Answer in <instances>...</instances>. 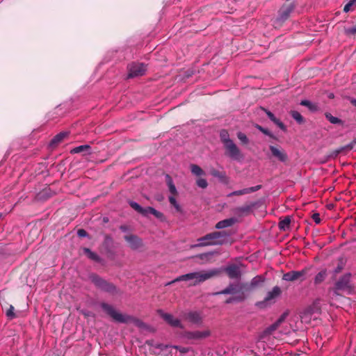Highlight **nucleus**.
<instances>
[{"mask_svg": "<svg viewBox=\"0 0 356 356\" xmlns=\"http://www.w3.org/2000/svg\"><path fill=\"white\" fill-rule=\"evenodd\" d=\"M221 272L222 269L220 268H213L208 270L190 273L177 277L172 282H168L167 285L180 281H191L190 285L195 286L213 277L218 276Z\"/></svg>", "mask_w": 356, "mask_h": 356, "instance_id": "1", "label": "nucleus"}, {"mask_svg": "<svg viewBox=\"0 0 356 356\" xmlns=\"http://www.w3.org/2000/svg\"><path fill=\"white\" fill-rule=\"evenodd\" d=\"M230 234L225 231L213 232L199 238L197 241L199 243L193 245V248L222 245L227 241Z\"/></svg>", "mask_w": 356, "mask_h": 356, "instance_id": "2", "label": "nucleus"}, {"mask_svg": "<svg viewBox=\"0 0 356 356\" xmlns=\"http://www.w3.org/2000/svg\"><path fill=\"white\" fill-rule=\"evenodd\" d=\"M101 307L115 321L120 323L134 322L136 325L138 326H140V325L142 324L141 322L139 321L138 320L134 319L132 317L129 316L124 315L121 313H119L111 305H109L106 303H102Z\"/></svg>", "mask_w": 356, "mask_h": 356, "instance_id": "3", "label": "nucleus"}, {"mask_svg": "<svg viewBox=\"0 0 356 356\" xmlns=\"http://www.w3.org/2000/svg\"><path fill=\"white\" fill-rule=\"evenodd\" d=\"M156 348L163 352V355L170 354V356H184L185 354L188 353L189 351V348L186 347L172 346L163 344H159Z\"/></svg>", "mask_w": 356, "mask_h": 356, "instance_id": "4", "label": "nucleus"}, {"mask_svg": "<svg viewBox=\"0 0 356 356\" xmlns=\"http://www.w3.org/2000/svg\"><path fill=\"white\" fill-rule=\"evenodd\" d=\"M350 275L346 274L343 276L336 284V289L342 291L349 294L352 291V284L350 283Z\"/></svg>", "mask_w": 356, "mask_h": 356, "instance_id": "5", "label": "nucleus"}, {"mask_svg": "<svg viewBox=\"0 0 356 356\" xmlns=\"http://www.w3.org/2000/svg\"><path fill=\"white\" fill-rule=\"evenodd\" d=\"M147 70L143 63H133L129 67V77H136L143 75Z\"/></svg>", "mask_w": 356, "mask_h": 356, "instance_id": "6", "label": "nucleus"}, {"mask_svg": "<svg viewBox=\"0 0 356 356\" xmlns=\"http://www.w3.org/2000/svg\"><path fill=\"white\" fill-rule=\"evenodd\" d=\"M226 149V154L234 159H239L241 157V152L234 141H228L224 145Z\"/></svg>", "mask_w": 356, "mask_h": 356, "instance_id": "7", "label": "nucleus"}, {"mask_svg": "<svg viewBox=\"0 0 356 356\" xmlns=\"http://www.w3.org/2000/svg\"><path fill=\"white\" fill-rule=\"evenodd\" d=\"M91 279L92 282L96 286H97L98 287L101 288L104 291L112 292L115 289V286L113 284L108 283L106 281L102 280L101 277L97 275H92L91 277Z\"/></svg>", "mask_w": 356, "mask_h": 356, "instance_id": "8", "label": "nucleus"}, {"mask_svg": "<svg viewBox=\"0 0 356 356\" xmlns=\"http://www.w3.org/2000/svg\"><path fill=\"white\" fill-rule=\"evenodd\" d=\"M281 293V289L278 286H275L273 289L268 291L264 298V302L259 303L260 305H264L265 306L273 303L275 298Z\"/></svg>", "mask_w": 356, "mask_h": 356, "instance_id": "9", "label": "nucleus"}, {"mask_svg": "<svg viewBox=\"0 0 356 356\" xmlns=\"http://www.w3.org/2000/svg\"><path fill=\"white\" fill-rule=\"evenodd\" d=\"M211 332L209 330H196L193 332H188L186 334V337L188 339L200 340L203 339L210 336Z\"/></svg>", "mask_w": 356, "mask_h": 356, "instance_id": "10", "label": "nucleus"}, {"mask_svg": "<svg viewBox=\"0 0 356 356\" xmlns=\"http://www.w3.org/2000/svg\"><path fill=\"white\" fill-rule=\"evenodd\" d=\"M293 9V6H292V4L291 3L289 4L284 5L280 10L279 15H278V17L276 20L279 22H283L289 17Z\"/></svg>", "mask_w": 356, "mask_h": 356, "instance_id": "11", "label": "nucleus"}, {"mask_svg": "<svg viewBox=\"0 0 356 356\" xmlns=\"http://www.w3.org/2000/svg\"><path fill=\"white\" fill-rule=\"evenodd\" d=\"M269 149L271 152L273 156L276 158L278 161L281 162H285L287 160V154L282 148L270 145L269 147Z\"/></svg>", "mask_w": 356, "mask_h": 356, "instance_id": "12", "label": "nucleus"}, {"mask_svg": "<svg viewBox=\"0 0 356 356\" xmlns=\"http://www.w3.org/2000/svg\"><path fill=\"white\" fill-rule=\"evenodd\" d=\"M242 265L232 264L224 268V270L227 273L230 278H238L241 276V271L240 267ZM222 271L223 270L222 268Z\"/></svg>", "mask_w": 356, "mask_h": 356, "instance_id": "13", "label": "nucleus"}, {"mask_svg": "<svg viewBox=\"0 0 356 356\" xmlns=\"http://www.w3.org/2000/svg\"><path fill=\"white\" fill-rule=\"evenodd\" d=\"M161 316L171 326L175 327H182L181 322L179 319L175 318L170 314L159 311Z\"/></svg>", "mask_w": 356, "mask_h": 356, "instance_id": "14", "label": "nucleus"}, {"mask_svg": "<svg viewBox=\"0 0 356 356\" xmlns=\"http://www.w3.org/2000/svg\"><path fill=\"white\" fill-rule=\"evenodd\" d=\"M306 272V270H302L300 271H290L289 273L284 274L283 280L289 282L295 281L303 277L305 275Z\"/></svg>", "mask_w": 356, "mask_h": 356, "instance_id": "15", "label": "nucleus"}, {"mask_svg": "<svg viewBox=\"0 0 356 356\" xmlns=\"http://www.w3.org/2000/svg\"><path fill=\"white\" fill-rule=\"evenodd\" d=\"M72 154L83 153V155H89L92 153L91 147L88 145H83L76 147L71 150Z\"/></svg>", "mask_w": 356, "mask_h": 356, "instance_id": "16", "label": "nucleus"}, {"mask_svg": "<svg viewBox=\"0 0 356 356\" xmlns=\"http://www.w3.org/2000/svg\"><path fill=\"white\" fill-rule=\"evenodd\" d=\"M260 188H261V186L260 185H257L256 186H252V187L244 188V189H242V190H238V191H234L233 193H230L229 195V196L243 195H245V194H248V193L255 192V191H258Z\"/></svg>", "mask_w": 356, "mask_h": 356, "instance_id": "17", "label": "nucleus"}, {"mask_svg": "<svg viewBox=\"0 0 356 356\" xmlns=\"http://www.w3.org/2000/svg\"><path fill=\"white\" fill-rule=\"evenodd\" d=\"M236 222V219L235 218H228V219H225V220H221V221H219L216 225V228L218 229H224V228H226V227H231L232 226L234 223Z\"/></svg>", "mask_w": 356, "mask_h": 356, "instance_id": "18", "label": "nucleus"}, {"mask_svg": "<svg viewBox=\"0 0 356 356\" xmlns=\"http://www.w3.org/2000/svg\"><path fill=\"white\" fill-rule=\"evenodd\" d=\"M125 240L129 243L130 247L133 249H136L141 245L140 240L133 235L131 236H126Z\"/></svg>", "mask_w": 356, "mask_h": 356, "instance_id": "19", "label": "nucleus"}, {"mask_svg": "<svg viewBox=\"0 0 356 356\" xmlns=\"http://www.w3.org/2000/svg\"><path fill=\"white\" fill-rule=\"evenodd\" d=\"M186 318L192 323L198 324L201 322L202 316L200 314L197 312H191L188 313Z\"/></svg>", "mask_w": 356, "mask_h": 356, "instance_id": "20", "label": "nucleus"}, {"mask_svg": "<svg viewBox=\"0 0 356 356\" xmlns=\"http://www.w3.org/2000/svg\"><path fill=\"white\" fill-rule=\"evenodd\" d=\"M286 315V313L283 314L275 323H273L267 329V332L270 334L273 331L277 330L279 326L284 322Z\"/></svg>", "mask_w": 356, "mask_h": 356, "instance_id": "21", "label": "nucleus"}, {"mask_svg": "<svg viewBox=\"0 0 356 356\" xmlns=\"http://www.w3.org/2000/svg\"><path fill=\"white\" fill-rule=\"evenodd\" d=\"M165 181L168 186L170 193L173 195H177V188H176V187L173 183V181L170 175H165Z\"/></svg>", "mask_w": 356, "mask_h": 356, "instance_id": "22", "label": "nucleus"}, {"mask_svg": "<svg viewBox=\"0 0 356 356\" xmlns=\"http://www.w3.org/2000/svg\"><path fill=\"white\" fill-rule=\"evenodd\" d=\"M149 214H152L157 218H161L163 217L162 213L156 211V209H154L152 207H148L144 208V211H143V215L145 216H147Z\"/></svg>", "mask_w": 356, "mask_h": 356, "instance_id": "23", "label": "nucleus"}, {"mask_svg": "<svg viewBox=\"0 0 356 356\" xmlns=\"http://www.w3.org/2000/svg\"><path fill=\"white\" fill-rule=\"evenodd\" d=\"M266 114L268 117L270 118V120L273 121L275 124H277L281 129H285L284 124L279 119L275 118L273 113H271L270 111H266Z\"/></svg>", "mask_w": 356, "mask_h": 356, "instance_id": "24", "label": "nucleus"}, {"mask_svg": "<svg viewBox=\"0 0 356 356\" xmlns=\"http://www.w3.org/2000/svg\"><path fill=\"white\" fill-rule=\"evenodd\" d=\"M238 291V286L235 284H230L228 287L225 289L218 294H234Z\"/></svg>", "mask_w": 356, "mask_h": 356, "instance_id": "25", "label": "nucleus"}, {"mask_svg": "<svg viewBox=\"0 0 356 356\" xmlns=\"http://www.w3.org/2000/svg\"><path fill=\"white\" fill-rule=\"evenodd\" d=\"M191 170L194 175L197 177L205 175L204 171L200 166L195 164L191 165Z\"/></svg>", "mask_w": 356, "mask_h": 356, "instance_id": "26", "label": "nucleus"}, {"mask_svg": "<svg viewBox=\"0 0 356 356\" xmlns=\"http://www.w3.org/2000/svg\"><path fill=\"white\" fill-rule=\"evenodd\" d=\"M67 135V133L66 132H62L58 134H57L56 136L54 137V138L51 141V145H55L60 143L66 136Z\"/></svg>", "mask_w": 356, "mask_h": 356, "instance_id": "27", "label": "nucleus"}, {"mask_svg": "<svg viewBox=\"0 0 356 356\" xmlns=\"http://www.w3.org/2000/svg\"><path fill=\"white\" fill-rule=\"evenodd\" d=\"M300 105L307 107L310 111H314L318 109L316 104H313L309 100H302Z\"/></svg>", "mask_w": 356, "mask_h": 356, "instance_id": "28", "label": "nucleus"}, {"mask_svg": "<svg viewBox=\"0 0 356 356\" xmlns=\"http://www.w3.org/2000/svg\"><path fill=\"white\" fill-rule=\"evenodd\" d=\"M327 272L325 270H321L319 272L314 278L315 284H320L322 282L325 278L326 277Z\"/></svg>", "mask_w": 356, "mask_h": 356, "instance_id": "29", "label": "nucleus"}, {"mask_svg": "<svg viewBox=\"0 0 356 356\" xmlns=\"http://www.w3.org/2000/svg\"><path fill=\"white\" fill-rule=\"evenodd\" d=\"M264 278L262 276H256L254 277L250 282V287L254 288L259 285H260L261 283L264 282Z\"/></svg>", "mask_w": 356, "mask_h": 356, "instance_id": "30", "label": "nucleus"}, {"mask_svg": "<svg viewBox=\"0 0 356 356\" xmlns=\"http://www.w3.org/2000/svg\"><path fill=\"white\" fill-rule=\"evenodd\" d=\"M356 7V0H349L348 2L344 6L343 11L348 13L353 10Z\"/></svg>", "mask_w": 356, "mask_h": 356, "instance_id": "31", "label": "nucleus"}, {"mask_svg": "<svg viewBox=\"0 0 356 356\" xmlns=\"http://www.w3.org/2000/svg\"><path fill=\"white\" fill-rule=\"evenodd\" d=\"M291 219L289 217L285 218L280 222L279 227L280 229L286 230L289 229Z\"/></svg>", "mask_w": 356, "mask_h": 356, "instance_id": "32", "label": "nucleus"}, {"mask_svg": "<svg viewBox=\"0 0 356 356\" xmlns=\"http://www.w3.org/2000/svg\"><path fill=\"white\" fill-rule=\"evenodd\" d=\"M291 115L292 116V118L299 124H301L304 122V118L301 115V114L296 111H292L291 112Z\"/></svg>", "mask_w": 356, "mask_h": 356, "instance_id": "33", "label": "nucleus"}, {"mask_svg": "<svg viewBox=\"0 0 356 356\" xmlns=\"http://www.w3.org/2000/svg\"><path fill=\"white\" fill-rule=\"evenodd\" d=\"M220 136L224 145L227 144L228 141H232V140L229 138L228 132L225 130H222L220 131Z\"/></svg>", "mask_w": 356, "mask_h": 356, "instance_id": "34", "label": "nucleus"}, {"mask_svg": "<svg viewBox=\"0 0 356 356\" xmlns=\"http://www.w3.org/2000/svg\"><path fill=\"white\" fill-rule=\"evenodd\" d=\"M83 252L90 259L94 261H97L99 259V257L95 253L92 252L90 249L84 248Z\"/></svg>", "mask_w": 356, "mask_h": 356, "instance_id": "35", "label": "nucleus"}, {"mask_svg": "<svg viewBox=\"0 0 356 356\" xmlns=\"http://www.w3.org/2000/svg\"><path fill=\"white\" fill-rule=\"evenodd\" d=\"M168 199H169L170 203L175 207L176 211L178 212H181V207L177 202L175 197L174 196H170Z\"/></svg>", "mask_w": 356, "mask_h": 356, "instance_id": "36", "label": "nucleus"}, {"mask_svg": "<svg viewBox=\"0 0 356 356\" xmlns=\"http://www.w3.org/2000/svg\"><path fill=\"white\" fill-rule=\"evenodd\" d=\"M344 32L346 35L352 36L356 35V25L351 27H345Z\"/></svg>", "mask_w": 356, "mask_h": 356, "instance_id": "37", "label": "nucleus"}, {"mask_svg": "<svg viewBox=\"0 0 356 356\" xmlns=\"http://www.w3.org/2000/svg\"><path fill=\"white\" fill-rule=\"evenodd\" d=\"M325 117L332 124H336L341 122V120L340 119H339L337 117L332 116L330 113H326Z\"/></svg>", "mask_w": 356, "mask_h": 356, "instance_id": "38", "label": "nucleus"}, {"mask_svg": "<svg viewBox=\"0 0 356 356\" xmlns=\"http://www.w3.org/2000/svg\"><path fill=\"white\" fill-rule=\"evenodd\" d=\"M129 204L137 212L141 213L142 215L143 214L144 208L140 207L138 203L131 201L129 202Z\"/></svg>", "mask_w": 356, "mask_h": 356, "instance_id": "39", "label": "nucleus"}, {"mask_svg": "<svg viewBox=\"0 0 356 356\" xmlns=\"http://www.w3.org/2000/svg\"><path fill=\"white\" fill-rule=\"evenodd\" d=\"M196 184L198 187L201 188H206L208 186L207 180L204 178H199L196 181Z\"/></svg>", "mask_w": 356, "mask_h": 356, "instance_id": "40", "label": "nucleus"}, {"mask_svg": "<svg viewBox=\"0 0 356 356\" xmlns=\"http://www.w3.org/2000/svg\"><path fill=\"white\" fill-rule=\"evenodd\" d=\"M210 174L215 177H218L219 179H223L225 175L223 172H221L216 169H211V171H210Z\"/></svg>", "mask_w": 356, "mask_h": 356, "instance_id": "41", "label": "nucleus"}, {"mask_svg": "<svg viewBox=\"0 0 356 356\" xmlns=\"http://www.w3.org/2000/svg\"><path fill=\"white\" fill-rule=\"evenodd\" d=\"M237 137L241 140V142L244 144H247L249 142V140H248V137L246 136V135L242 132H238L237 134Z\"/></svg>", "mask_w": 356, "mask_h": 356, "instance_id": "42", "label": "nucleus"}, {"mask_svg": "<svg viewBox=\"0 0 356 356\" xmlns=\"http://www.w3.org/2000/svg\"><path fill=\"white\" fill-rule=\"evenodd\" d=\"M6 316L10 319L15 317L14 307L13 305H10L9 309L6 311Z\"/></svg>", "mask_w": 356, "mask_h": 356, "instance_id": "43", "label": "nucleus"}, {"mask_svg": "<svg viewBox=\"0 0 356 356\" xmlns=\"http://www.w3.org/2000/svg\"><path fill=\"white\" fill-rule=\"evenodd\" d=\"M257 128L260 131H261L263 134L267 135V136H269L270 137H273V134L266 129H264V127L259 126V125H257Z\"/></svg>", "mask_w": 356, "mask_h": 356, "instance_id": "44", "label": "nucleus"}, {"mask_svg": "<svg viewBox=\"0 0 356 356\" xmlns=\"http://www.w3.org/2000/svg\"><path fill=\"white\" fill-rule=\"evenodd\" d=\"M312 219L314 220V221L316 223V224H318L321 222V218H320V215L317 213H315L312 215Z\"/></svg>", "mask_w": 356, "mask_h": 356, "instance_id": "45", "label": "nucleus"}, {"mask_svg": "<svg viewBox=\"0 0 356 356\" xmlns=\"http://www.w3.org/2000/svg\"><path fill=\"white\" fill-rule=\"evenodd\" d=\"M78 236L80 237H84L86 236L87 232L84 229H79L77 232Z\"/></svg>", "mask_w": 356, "mask_h": 356, "instance_id": "46", "label": "nucleus"}, {"mask_svg": "<svg viewBox=\"0 0 356 356\" xmlns=\"http://www.w3.org/2000/svg\"><path fill=\"white\" fill-rule=\"evenodd\" d=\"M211 254V253H205V254H200L199 255V257L202 259L210 256Z\"/></svg>", "mask_w": 356, "mask_h": 356, "instance_id": "47", "label": "nucleus"}, {"mask_svg": "<svg viewBox=\"0 0 356 356\" xmlns=\"http://www.w3.org/2000/svg\"><path fill=\"white\" fill-rule=\"evenodd\" d=\"M350 102L354 105V106H356V99H352L350 100Z\"/></svg>", "mask_w": 356, "mask_h": 356, "instance_id": "48", "label": "nucleus"}, {"mask_svg": "<svg viewBox=\"0 0 356 356\" xmlns=\"http://www.w3.org/2000/svg\"><path fill=\"white\" fill-rule=\"evenodd\" d=\"M341 268H342L341 266H338L337 268L335 270V273H339Z\"/></svg>", "mask_w": 356, "mask_h": 356, "instance_id": "49", "label": "nucleus"}, {"mask_svg": "<svg viewBox=\"0 0 356 356\" xmlns=\"http://www.w3.org/2000/svg\"><path fill=\"white\" fill-rule=\"evenodd\" d=\"M83 314L85 316H90L89 312H83Z\"/></svg>", "mask_w": 356, "mask_h": 356, "instance_id": "50", "label": "nucleus"}, {"mask_svg": "<svg viewBox=\"0 0 356 356\" xmlns=\"http://www.w3.org/2000/svg\"><path fill=\"white\" fill-rule=\"evenodd\" d=\"M333 97H334L333 94H330V95H329V97H330V98H332Z\"/></svg>", "mask_w": 356, "mask_h": 356, "instance_id": "51", "label": "nucleus"}, {"mask_svg": "<svg viewBox=\"0 0 356 356\" xmlns=\"http://www.w3.org/2000/svg\"><path fill=\"white\" fill-rule=\"evenodd\" d=\"M230 302H231V300H227V303H230Z\"/></svg>", "mask_w": 356, "mask_h": 356, "instance_id": "52", "label": "nucleus"}]
</instances>
